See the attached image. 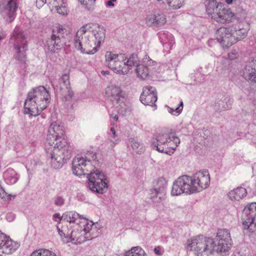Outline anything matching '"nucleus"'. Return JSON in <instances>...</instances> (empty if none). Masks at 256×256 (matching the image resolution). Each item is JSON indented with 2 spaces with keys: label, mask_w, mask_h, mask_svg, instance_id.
<instances>
[{
  "label": "nucleus",
  "mask_w": 256,
  "mask_h": 256,
  "mask_svg": "<svg viewBox=\"0 0 256 256\" xmlns=\"http://www.w3.org/2000/svg\"><path fill=\"white\" fill-rule=\"evenodd\" d=\"M47 157L54 168H60L71 157L72 147L64 138V130L59 122H52L45 144Z\"/></svg>",
  "instance_id": "1"
},
{
  "label": "nucleus",
  "mask_w": 256,
  "mask_h": 256,
  "mask_svg": "<svg viewBox=\"0 0 256 256\" xmlns=\"http://www.w3.org/2000/svg\"><path fill=\"white\" fill-rule=\"evenodd\" d=\"M102 74H103V75H105L106 74H109V72L108 71V70H106V71H102Z\"/></svg>",
  "instance_id": "51"
},
{
  "label": "nucleus",
  "mask_w": 256,
  "mask_h": 256,
  "mask_svg": "<svg viewBox=\"0 0 256 256\" xmlns=\"http://www.w3.org/2000/svg\"><path fill=\"white\" fill-rule=\"evenodd\" d=\"M244 228L253 232L256 228V202H252L244 208L242 216Z\"/></svg>",
  "instance_id": "12"
},
{
  "label": "nucleus",
  "mask_w": 256,
  "mask_h": 256,
  "mask_svg": "<svg viewBox=\"0 0 256 256\" xmlns=\"http://www.w3.org/2000/svg\"><path fill=\"white\" fill-rule=\"evenodd\" d=\"M90 166L86 158L78 157L74 158L72 162V170L74 174L78 176L88 175V172L87 167Z\"/></svg>",
  "instance_id": "19"
},
{
  "label": "nucleus",
  "mask_w": 256,
  "mask_h": 256,
  "mask_svg": "<svg viewBox=\"0 0 256 256\" xmlns=\"http://www.w3.org/2000/svg\"><path fill=\"white\" fill-rule=\"evenodd\" d=\"M180 142L175 134H158L152 138L151 145L154 150L170 156L174 153Z\"/></svg>",
  "instance_id": "5"
},
{
  "label": "nucleus",
  "mask_w": 256,
  "mask_h": 256,
  "mask_svg": "<svg viewBox=\"0 0 256 256\" xmlns=\"http://www.w3.org/2000/svg\"><path fill=\"white\" fill-rule=\"evenodd\" d=\"M146 24L148 26H160L166 22L165 16L162 13L154 12L148 14L146 18Z\"/></svg>",
  "instance_id": "23"
},
{
  "label": "nucleus",
  "mask_w": 256,
  "mask_h": 256,
  "mask_svg": "<svg viewBox=\"0 0 256 256\" xmlns=\"http://www.w3.org/2000/svg\"><path fill=\"white\" fill-rule=\"evenodd\" d=\"M51 82L54 88L60 93L63 101L68 102L72 100L74 93L70 86V76L68 74H63L58 80V84L54 81Z\"/></svg>",
  "instance_id": "11"
},
{
  "label": "nucleus",
  "mask_w": 256,
  "mask_h": 256,
  "mask_svg": "<svg viewBox=\"0 0 256 256\" xmlns=\"http://www.w3.org/2000/svg\"><path fill=\"white\" fill-rule=\"evenodd\" d=\"M129 142L134 150L138 154H140L143 152L142 146L136 138H130Z\"/></svg>",
  "instance_id": "35"
},
{
  "label": "nucleus",
  "mask_w": 256,
  "mask_h": 256,
  "mask_svg": "<svg viewBox=\"0 0 256 256\" xmlns=\"http://www.w3.org/2000/svg\"><path fill=\"white\" fill-rule=\"evenodd\" d=\"M116 0H110L106 2V6H114V2H116Z\"/></svg>",
  "instance_id": "48"
},
{
  "label": "nucleus",
  "mask_w": 256,
  "mask_h": 256,
  "mask_svg": "<svg viewBox=\"0 0 256 256\" xmlns=\"http://www.w3.org/2000/svg\"><path fill=\"white\" fill-rule=\"evenodd\" d=\"M88 186L92 192L102 194L106 192L108 187L109 180L106 175L96 169L87 175Z\"/></svg>",
  "instance_id": "7"
},
{
  "label": "nucleus",
  "mask_w": 256,
  "mask_h": 256,
  "mask_svg": "<svg viewBox=\"0 0 256 256\" xmlns=\"http://www.w3.org/2000/svg\"><path fill=\"white\" fill-rule=\"evenodd\" d=\"M27 37L22 30L19 27H16L10 39L14 41V47L16 52L14 57L16 60L21 62H25L26 60V52L28 50Z\"/></svg>",
  "instance_id": "6"
},
{
  "label": "nucleus",
  "mask_w": 256,
  "mask_h": 256,
  "mask_svg": "<svg viewBox=\"0 0 256 256\" xmlns=\"http://www.w3.org/2000/svg\"><path fill=\"white\" fill-rule=\"evenodd\" d=\"M104 38L105 32L102 27L86 24L78 30L74 46L83 54H92L98 50Z\"/></svg>",
  "instance_id": "3"
},
{
  "label": "nucleus",
  "mask_w": 256,
  "mask_h": 256,
  "mask_svg": "<svg viewBox=\"0 0 256 256\" xmlns=\"http://www.w3.org/2000/svg\"><path fill=\"white\" fill-rule=\"evenodd\" d=\"M55 254L46 249H39L32 252L30 256H53Z\"/></svg>",
  "instance_id": "39"
},
{
  "label": "nucleus",
  "mask_w": 256,
  "mask_h": 256,
  "mask_svg": "<svg viewBox=\"0 0 256 256\" xmlns=\"http://www.w3.org/2000/svg\"><path fill=\"white\" fill-rule=\"evenodd\" d=\"M183 108V102H180L178 106L174 108L168 107V112L174 115H178L182 111Z\"/></svg>",
  "instance_id": "40"
},
{
  "label": "nucleus",
  "mask_w": 256,
  "mask_h": 256,
  "mask_svg": "<svg viewBox=\"0 0 256 256\" xmlns=\"http://www.w3.org/2000/svg\"><path fill=\"white\" fill-rule=\"evenodd\" d=\"M78 1L87 10L93 11L94 10L96 0H78Z\"/></svg>",
  "instance_id": "36"
},
{
  "label": "nucleus",
  "mask_w": 256,
  "mask_h": 256,
  "mask_svg": "<svg viewBox=\"0 0 256 256\" xmlns=\"http://www.w3.org/2000/svg\"><path fill=\"white\" fill-rule=\"evenodd\" d=\"M124 256H147V255L140 246H136L126 252Z\"/></svg>",
  "instance_id": "34"
},
{
  "label": "nucleus",
  "mask_w": 256,
  "mask_h": 256,
  "mask_svg": "<svg viewBox=\"0 0 256 256\" xmlns=\"http://www.w3.org/2000/svg\"><path fill=\"white\" fill-rule=\"evenodd\" d=\"M217 104L219 105L218 110H226L230 108L226 103L225 104L224 102L222 100L218 101Z\"/></svg>",
  "instance_id": "41"
},
{
  "label": "nucleus",
  "mask_w": 256,
  "mask_h": 256,
  "mask_svg": "<svg viewBox=\"0 0 256 256\" xmlns=\"http://www.w3.org/2000/svg\"><path fill=\"white\" fill-rule=\"evenodd\" d=\"M2 249V253L10 254L16 250L13 242L6 234L0 230V250Z\"/></svg>",
  "instance_id": "24"
},
{
  "label": "nucleus",
  "mask_w": 256,
  "mask_h": 256,
  "mask_svg": "<svg viewBox=\"0 0 256 256\" xmlns=\"http://www.w3.org/2000/svg\"><path fill=\"white\" fill-rule=\"evenodd\" d=\"M126 66L128 68V72L132 66H136L140 64V60L137 54H132L124 60Z\"/></svg>",
  "instance_id": "32"
},
{
  "label": "nucleus",
  "mask_w": 256,
  "mask_h": 256,
  "mask_svg": "<svg viewBox=\"0 0 256 256\" xmlns=\"http://www.w3.org/2000/svg\"><path fill=\"white\" fill-rule=\"evenodd\" d=\"M196 187L194 185L192 176L183 175L178 177L173 182L172 195L178 196L183 193L192 194L196 193Z\"/></svg>",
  "instance_id": "8"
},
{
  "label": "nucleus",
  "mask_w": 256,
  "mask_h": 256,
  "mask_svg": "<svg viewBox=\"0 0 256 256\" xmlns=\"http://www.w3.org/2000/svg\"><path fill=\"white\" fill-rule=\"evenodd\" d=\"M196 192L207 188L210 184V176L208 170L200 171L192 176Z\"/></svg>",
  "instance_id": "15"
},
{
  "label": "nucleus",
  "mask_w": 256,
  "mask_h": 256,
  "mask_svg": "<svg viewBox=\"0 0 256 256\" xmlns=\"http://www.w3.org/2000/svg\"><path fill=\"white\" fill-rule=\"evenodd\" d=\"M18 5L15 0H10L6 4L0 6V14L4 17L7 16L6 20L12 22L15 18Z\"/></svg>",
  "instance_id": "18"
},
{
  "label": "nucleus",
  "mask_w": 256,
  "mask_h": 256,
  "mask_svg": "<svg viewBox=\"0 0 256 256\" xmlns=\"http://www.w3.org/2000/svg\"><path fill=\"white\" fill-rule=\"evenodd\" d=\"M70 242L74 244H82L86 240L85 228H77L71 231Z\"/></svg>",
  "instance_id": "25"
},
{
  "label": "nucleus",
  "mask_w": 256,
  "mask_h": 256,
  "mask_svg": "<svg viewBox=\"0 0 256 256\" xmlns=\"http://www.w3.org/2000/svg\"><path fill=\"white\" fill-rule=\"evenodd\" d=\"M115 121H117L118 120V116L116 114L112 118Z\"/></svg>",
  "instance_id": "50"
},
{
  "label": "nucleus",
  "mask_w": 256,
  "mask_h": 256,
  "mask_svg": "<svg viewBox=\"0 0 256 256\" xmlns=\"http://www.w3.org/2000/svg\"><path fill=\"white\" fill-rule=\"evenodd\" d=\"M64 220H66L70 223L76 222L80 220H82V222H86V218H84L83 216L80 215L78 213L74 212H68L64 214L62 216Z\"/></svg>",
  "instance_id": "29"
},
{
  "label": "nucleus",
  "mask_w": 256,
  "mask_h": 256,
  "mask_svg": "<svg viewBox=\"0 0 256 256\" xmlns=\"http://www.w3.org/2000/svg\"><path fill=\"white\" fill-rule=\"evenodd\" d=\"M237 56V53L234 52H232L231 53H230L228 55V57L230 60H234L235 58H236Z\"/></svg>",
  "instance_id": "47"
},
{
  "label": "nucleus",
  "mask_w": 256,
  "mask_h": 256,
  "mask_svg": "<svg viewBox=\"0 0 256 256\" xmlns=\"http://www.w3.org/2000/svg\"><path fill=\"white\" fill-rule=\"evenodd\" d=\"M246 194V190L244 188L240 186L229 192L228 196L232 200L238 201L244 198Z\"/></svg>",
  "instance_id": "27"
},
{
  "label": "nucleus",
  "mask_w": 256,
  "mask_h": 256,
  "mask_svg": "<svg viewBox=\"0 0 256 256\" xmlns=\"http://www.w3.org/2000/svg\"><path fill=\"white\" fill-rule=\"evenodd\" d=\"M166 186L167 182L164 178L161 177L157 180L154 188L150 190V199L154 202L158 203L165 199Z\"/></svg>",
  "instance_id": "13"
},
{
  "label": "nucleus",
  "mask_w": 256,
  "mask_h": 256,
  "mask_svg": "<svg viewBox=\"0 0 256 256\" xmlns=\"http://www.w3.org/2000/svg\"><path fill=\"white\" fill-rule=\"evenodd\" d=\"M154 253L158 256H162L163 253L161 252V248L160 246H158L154 248Z\"/></svg>",
  "instance_id": "44"
},
{
  "label": "nucleus",
  "mask_w": 256,
  "mask_h": 256,
  "mask_svg": "<svg viewBox=\"0 0 256 256\" xmlns=\"http://www.w3.org/2000/svg\"><path fill=\"white\" fill-rule=\"evenodd\" d=\"M9 216H12L13 217H14V216L12 214H8L7 216L8 219V218Z\"/></svg>",
  "instance_id": "52"
},
{
  "label": "nucleus",
  "mask_w": 256,
  "mask_h": 256,
  "mask_svg": "<svg viewBox=\"0 0 256 256\" xmlns=\"http://www.w3.org/2000/svg\"><path fill=\"white\" fill-rule=\"evenodd\" d=\"M136 72L138 77L144 80L148 77L149 74L148 68L144 64H139L136 68Z\"/></svg>",
  "instance_id": "33"
},
{
  "label": "nucleus",
  "mask_w": 256,
  "mask_h": 256,
  "mask_svg": "<svg viewBox=\"0 0 256 256\" xmlns=\"http://www.w3.org/2000/svg\"><path fill=\"white\" fill-rule=\"evenodd\" d=\"M57 6H52L54 8L57 12L62 15L67 14V10L63 0H58L56 4Z\"/></svg>",
  "instance_id": "37"
},
{
  "label": "nucleus",
  "mask_w": 256,
  "mask_h": 256,
  "mask_svg": "<svg viewBox=\"0 0 256 256\" xmlns=\"http://www.w3.org/2000/svg\"><path fill=\"white\" fill-rule=\"evenodd\" d=\"M64 29L62 25L58 24L52 30V34L47 40L48 48L53 53H57L64 46Z\"/></svg>",
  "instance_id": "10"
},
{
  "label": "nucleus",
  "mask_w": 256,
  "mask_h": 256,
  "mask_svg": "<svg viewBox=\"0 0 256 256\" xmlns=\"http://www.w3.org/2000/svg\"><path fill=\"white\" fill-rule=\"evenodd\" d=\"M84 228L86 240H90L98 236L99 230L92 222L88 221Z\"/></svg>",
  "instance_id": "28"
},
{
  "label": "nucleus",
  "mask_w": 256,
  "mask_h": 256,
  "mask_svg": "<svg viewBox=\"0 0 256 256\" xmlns=\"http://www.w3.org/2000/svg\"><path fill=\"white\" fill-rule=\"evenodd\" d=\"M84 158H86L87 162L89 165L91 164L90 162H94V167L96 168L98 166L99 162H97L98 160V158L96 156V152H90L87 154V156H86Z\"/></svg>",
  "instance_id": "38"
},
{
  "label": "nucleus",
  "mask_w": 256,
  "mask_h": 256,
  "mask_svg": "<svg viewBox=\"0 0 256 256\" xmlns=\"http://www.w3.org/2000/svg\"><path fill=\"white\" fill-rule=\"evenodd\" d=\"M220 8L213 16V19L219 23L230 22L234 18V14L229 8Z\"/></svg>",
  "instance_id": "21"
},
{
  "label": "nucleus",
  "mask_w": 256,
  "mask_h": 256,
  "mask_svg": "<svg viewBox=\"0 0 256 256\" xmlns=\"http://www.w3.org/2000/svg\"><path fill=\"white\" fill-rule=\"evenodd\" d=\"M6 194L4 190L2 188H0V197L2 198H4Z\"/></svg>",
  "instance_id": "49"
},
{
  "label": "nucleus",
  "mask_w": 256,
  "mask_h": 256,
  "mask_svg": "<svg viewBox=\"0 0 256 256\" xmlns=\"http://www.w3.org/2000/svg\"><path fill=\"white\" fill-rule=\"evenodd\" d=\"M242 76L248 80L256 82V60L246 64L242 72Z\"/></svg>",
  "instance_id": "22"
},
{
  "label": "nucleus",
  "mask_w": 256,
  "mask_h": 256,
  "mask_svg": "<svg viewBox=\"0 0 256 256\" xmlns=\"http://www.w3.org/2000/svg\"><path fill=\"white\" fill-rule=\"evenodd\" d=\"M232 244L230 232L226 229L218 230L216 240L210 238L198 236L187 240V250L196 256H208L214 252L228 251Z\"/></svg>",
  "instance_id": "2"
},
{
  "label": "nucleus",
  "mask_w": 256,
  "mask_h": 256,
  "mask_svg": "<svg viewBox=\"0 0 256 256\" xmlns=\"http://www.w3.org/2000/svg\"><path fill=\"white\" fill-rule=\"evenodd\" d=\"M105 58L108 68L115 72L123 74L128 72V68L126 66L124 62V60H126L124 54H116L111 52H106Z\"/></svg>",
  "instance_id": "9"
},
{
  "label": "nucleus",
  "mask_w": 256,
  "mask_h": 256,
  "mask_svg": "<svg viewBox=\"0 0 256 256\" xmlns=\"http://www.w3.org/2000/svg\"><path fill=\"white\" fill-rule=\"evenodd\" d=\"M64 203V199L61 196H57L54 200V204L56 206H62Z\"/></svg>",
  "instance_id": "42"
},
{
  "label": "nucleus",
  "mask_w": 256,
  "mask_h": 256,
  "mask_svg": "<svg viewBox=\"0 0 256 256\" xmlns=\"http://www.w3.org/2000/svg\"><path fill=\"white\" fill-rule=\"evenodd\" d=\"M82 220H80L79 221H76V222H73V223L76 224V225L78 226V228H84L86 225L88 221L86 219V222L82 223Z\"/></svg>",
  "instance_id": "43"
},
{
  "label": "nucleus",
  "mask_w": 256,
  "mask_h": 256,
  "mask_svg": "<svg viewBox=\"0 0 256 256\" xmlns=\"http://www.w3.org/2000/svg\"><path fill=\"white\" fill-rule=\"evenodd\" d=\"M157 92L154 87L150 86H144L140 96V100L144 105L150 106L156 108Z\"/></svg>",
  "instance_id": "16"
},
{
  "label": "nucleus",
  "mask_w": 256,
  "mask_h": 256,
  "mask_svg": "<svg viewBox=\"0 0 256 256\" xmlns=\"http://www.w3.org/2000/svg\"><path fill=\"white\" fill-rule=\"evenodd\" d=\"M57 230L64 242L68 243L70 242L71 231L68 228V226H62L60 228L58 226H57Z\"/></svg>",
  "instance_id": "31"
},
{
  "label": "nucleus",
  "mask_w": 256,
  "mask_h": 256,
  "mask_svg": "<svg viewBox=\"0 0 256 256\" xmlns=\"http://www.w3.org/2000/svg\"><path fill=\"white\" fill-rule=\"evenodd\" d=\"M206 12L213 19V16L222 8V4L217 2L216 0H206Z\"/></svg>",
  "instance_id": "26"
},
{
  "label": "nucleus",
  "mask_w": 256,
  "mask_h": 256,
  "mask_svg": "<svg viewBox=\"0 0 256 256\" xmlns=\"http://www.w3.org/2000/svg\"><path fill=\"white\" fill-rule=\"evenodd\" d=\"M4 176L8 182L13 184L18 180V176L16 172L12 168H8L4 173Z\"/></svg>",
  "instance_id": "30"
},
{
  "label": "nucleus",
  "mask_w": 256,
  "mask_h": 256,
  "mask_svg": "<svg viewBox=\"0 0 256 256\" xmlns=\"http://www.w3.org/2000/svg\"><path fill=\"white\" fill-rule=\"evenodd\" d=\"M50 94L43 86L34 88L27 96L24 104V113L36 116L47 108L50 102Z\"/></svg>",
  "instance_id": "4"
},
{
  "label": "nucleus",
  "mask_w": 256,
  "mask_h": 256,
  "mask_svg": "<svg viewBox=\"0 0 256 256\" xmlns=\"http://www.w3.org/2000/svg\"><path fill=\"white\" fill-rule=\"evenodd\" d=\"M2 256V254H0V256Z\"/></svg>",
  "instance_id": "53"
},
{
  "label": "nucleus",
  "mask_w": 256,
  "mask_h": 256,
  "mask_svg": "<svg viewBox=\"0 0 256 256\" xmlns=\"http://www.w3.org/2000/svg\"><path fill=\"white\" fill-rule=\"evenodd\" d=\"M106 94L114 106L118 108L117 104L122 106L121 104H123L124 97L120 86L115 85L108 86L106 90Z\"/></svg>",
  "instance_id": "17"
},
{
  "label": "nucleus",
  "mask_w": 256,
  "mask_h": 256,
  "mask_svg": "<svg viewBox=\"0 0 256 256\" xmlns=\"http://www.w3.org/2000/svg\"><path fill=\"white\" fill-rule=\"evenodd\" d=\"M110 132L112 134V138L114 139V140H111V142H114V141H117V140L116 139H115V138H116V130H115L114 128V127L111 128L110 129Z\"/></svg>",
  "instance_id": "46"
},
{
  "label": "nucleus",
  "mask_w": 256,
  "mask_h": 256,
  "mask_svg": "<svg viewBox=\"0 0 256 256\" xmlns=\"http://www.w3.org/2000/svg\"><path fill=\"white\" fill-rule=\"evenodd\" d=\"M231 26L228 28L222 27L216 32V38L224 48H228L236 43Z\"/></svg>",
  "instance_id": "14"
},
{
  "label": "nucleus",
  "mask_w": 256,
  "mask_h": 256,
  "mask_svg": "<svg viewBox=\"0 0 256 256\" xmlns=\"http://www.w3.org/2000/svg\"><path fill=\"white\" fill-rule=\"evenodd\" d=\"M231 28L236 43L247 36L248 24L245 21L238 22L233 24Z\"/></svg>",
  "instance_id": "20"
},
{
  "label": "nucleus",
  "mask_w": 256,
  "mask_h": 256,
  "mask_svg": "<svg viewBox=\"0 0 256 256\" xmlns=\"http://www.w3.org/2000/svg\"><path fill=\"white\" fill-rule=\"evenodd\" d=\"M63 219L62 216L60 217V214L58 213H56L53 215V220L56 222H58V220H60Z\"/></svg>",
  "instance_id": "45"
}]
</instances>
